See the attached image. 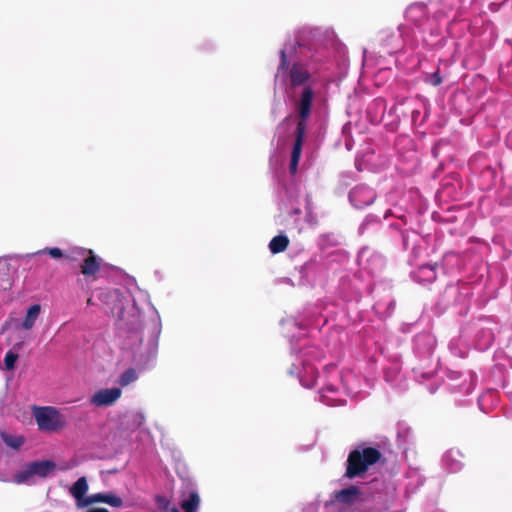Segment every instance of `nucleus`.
<instances>
[{
	"label": "nucleus",
	"instance_id": "c756f323",
	"mask_svg": "<svg viewBox=\"0 0 512 512\" xmlns=\"http://www.w3.org/2000/svg\"><path fill=\"white\" fill-rule=\"evenodd\" d=\"M419 112L418 111H413L412 113V117L415 118L416 116H418Z\"/></svg>",
	"mask_w": 512,
	"mask_h": 512
},
{
	"label": "nucleus",
	"instance_id": "1a4fd4ad",
	"mask_svg": "<svg viewBox=\"0 0 512 512\" xmlns=\"http://www.w3.org/2000/svg\"><path fill=\"white\" fill-rule=\"evenodd\" d=\"M302 368L300 369L295 364L290 369L289 373L291 375H296L299 378L300 383L302 386L306 388H311L315 385L317 372L314 366H312L310 363H301Z\"/></svg>",
	"mask_w": 512,
	"mask_h": 512
},
{
	"label": "nucleus",
	"instance_id": "9b49d317",
	"mask_svg": "<svg viewBox=\"0 0 512 512\" xmlns=\"http://www.w3.org/2000/svg\"><path fill=\"white\" fill-rule=\"evenodd\" d=\"M89 485L86 477H80L69 489V493L75 498L76 506L82 509V503L86 499Z\"/></svg>",
	"mask_w": 512,
	"mask_h": 512
},
{
	"label": "nucleus",
	"instance_id": "6ab92c4d",
	"mask_svg": "<svg viewBox=\"0 0 512 512\" xmlns=\"http://www.w3.org/2000/svg\"><path fill=\"white\" fill-rule=\"evenodd\" d=\"M18 354L8 351L4 358L5 369L11 371L15 368V363L18 360Z\"/></svg>",
	"mask_w": 512,
	"mask_h": 512
},
{
	"label": "nucleus",
	"instance_id": "5701e85b",
	"mask_svg": "<svg viewBox=\"0 0 512 512\" xmlns=\"http://www.w3.org/2000/svg\"><path fill=\"white\" fill-rule=\"evenodd\" d=\"M5 442L10 446V447H13V448H18L19 446H21L23 444V439L22 438H5Z\"/></svg>",
	"mask_w": 512,
	"mask_h": 512
},
{
	"label": "nucleus",
	"instance_id": "cd10ccee",
	"mask_svg": "<svg viewBox=\"0 0 512 512\" xmlns=\"http://www.w3.org/2000/svg\"><path fill=\"white\" fill-rule=\"evenodd\" d=\"M129 378H130V382H131L132 380H134V379H136V378H137V376H136V375H134V372L132 371V369H130V375H129Z\"/></svg>",
	"mask_w": 512,
	"mask_h": 512
},
{
	"label": "nucleus",
	"instance_id": "9d476101",
	"mask_svg": "<svg viewBox=\"0 0 512 512\" xmlns=\"http://www.w3.org/2000/svg\"><path fill=\"white\" fill-rule=\"evenodd\" d=\"M334 498L340 504H355L363 501V492L358 487L352 486L335 492Z\"/></svg>",
	"mask_w": 512,
	"mask_h": 512
},
{
	"label": "nucleus",
	"instance_id": "f3484780",
	"mask_svg": "<svg viewBox=\"0 0 512 512\" xmlns=\"http://www.w3.org/2000/svg\"><path fill=\"white\" fill-rule=\"evenodd\" d=\"M156 504L162 512H172L173 509H178L176 506L171 505V500L168 497L163 495L156 497Z\"/></svg>",
	"mask_w": 512,
	"mask_h": 512
},
{
	"label": "nucleus",
	"instance_id": "a211bd4d",
	"mask_svg": "<svg viewBox=\"0 0 512 512\" xmlns=\"http://www.w3.org/2000/svg\"><path fill=\"white\" fill-rule=\"evenodd\" d=\"M106 498V494L104 493H96L86 497L85 501L82 503V508H85L94 503H104Z\"/></svg>",
	"mask_w": 512,
	"mask_h": 512
},
{
	"label": "nucleus",
	"instance_id": "393cba45",
	"mask_svg": "<svg viewBox=\"0 0 512 512\" xmlns=\"http://www.w3.org/2000/svg\"><path fill=\"white\" fill-rule=\"evenodd\" d=\"M134 421L137 422L138 427H140L144 422V416L141 413H136L134 415Z\"/></svg>",
	"mask_w": 512,
	"mask_h": 512
},
{
	"label": "nucleus",
	"instance_id": "39448f33",
	"mask_svg": "<svg viewBox=\"0 0 512 512\" xmlns=\"http://www.w3.org/2000/svg\"><path fill=\"white\" fill-rule=\"evenodd\" d=\"M33 415L41 431H57L65 426L63 416L54 407H35Z\"/></svg>",
	"mask_w": 512,
	"mask_h": 512
},
{
	"label": "nucleus",
	"instance_id": "6e6552de",
	"mask_svg": "<svg viewBox=\"0 0 512 512\" xmlns=\"http://www.w3.org/2000/svg\"><path fill=\"white\" fill-rule=\"evenodd\" d=\"M375 197L374 191L364 185L353 188L349 194L350 201L356 208L370 205L375 200Z\"/></svg>",
	"mask_w": 512,
	"mask_h": 512
},
{
	"label": "nucleus",
	"instance_id": "dca6fc26",
	"mask_svg": "<svg viewBox=\"0 0 512 512\" xmlns=\"http://www.w3.org/2000/svg\"><path fill=\"white\" fill-rule=\"evenodd\" d=\"M418 277L423 281H433L436 278L435 267L431 265L422 266Z\"/></svg>",
	"mask_w": 512,
	"mask_h": 512
},
{
	"label": "nucleus",
	"instance_id": "aec40b11",
	"mask_svg": "<svg viewBox=\"0 0 512 512\" xmlns=\"http://www.w3.org/2000/svg\"><path fill=\"white\" fill-rule=\"evenodd\" d=\"M334 390L332 387H327L323 393L321 394L320 396V400L325 403L326 405H329V406H336V405H339L340 403H338L336 401V399L334 398H331L328 394L329 393H333Z\"/></svg>",
	"mask_w": 512,
	"mask_h": 512
},
{
	"label": "nucleus",
	"instance_id": "bb28decb",
	"mask_svg": "<svg viewBox=\"0 0 512 512\" xmlns=\"http://www.w3.org/2000/svg\"><path fill=\"white\" fill-rule=\"evenodd\" d=\"M86 512H109V511L106 508L97 507V508L88 509Z\"/></svg>",
	"mask_w": 512,
	"mask_h": 512
},
{
	"label": "nucleus",
	"instance_id": "c85d7f7f",
	"mask_svg": "<svg viewBox=\"0 0 512 512\" xmlns=\"http://www.w3.org/2000/svg\"><path fill=\"white\" fill-rule=\"evenodd\" d=\"M123 315H124V311H123V310H121V311L119 312L118 318H119V319H122V318H123Z\"/></svg>",
	"mask_w": 512,
	"mask_h": 512
},
{
	"label": "nucleus",
	"instance_id": "f8f14e48",
	"mask_svg": "<svg viewBox=\"0 0 512 512\" xmlns=\"http://www.w3.org/2000/svg\"><path fill=\"white\" fill-rule=\"evenodd\" d=\"M200 505V497L196 491H191L188 498L181 501V508L184 512H197ZM172 512H180L179 509H173Z\"/></svg>",
	"mask_w": 512,
	"mask_h": 512
},
{
	"label": "nucleus",
	"instance_id": "ddd939ff",
	"mask_svg": "<svg viewBox=\"0 0 512 512\" xmlns=\"http://www.w3.org/2000/svg\"><path fill=\"white\" fill-rule=\"evenodd\" d=\"M41 312L40 304H33L27 310L25 318L22 322V328L24 330H30L34 327L36 320L38 319Z\"/></svg>",
	"mask_w": 512,
	"mask_h": 512
},
{
	"label": "nucleus",
	"instance_id": "b1692460",
	"mask_svg": "<svg viewBox=\"0 0 512 512\" xmlns=\"http://www.w3.org/2000/svg\"><path fill=\"white\" fill-rule=\"evenodd\" d=\"M432 85L434 86H437L439 84L442 83V79L441 77L439 76L438 72H435L433 73L432 75H430L429 77V80H428Z\"/></svg>",
	"mask_w": 512,
	"mask_h": 512
},
{
	"label": "nucleus",
	"instance_id": "7ed1b4c3",
	"mask_svg": "<svg viewBox=\"0 0 512 512\" xmlns=\"http://www.w3.org/2000/svg\"><path fill=\"white\" fill-rule=\"evenodd\" d=\"M380 458V453L374 448H364L352 451L347 459L345 476L354 478L362 475L371 465Z\"/></svg>",
	"mask_w": 512,
	"mask_h": 512
},
{
	"label": "nucleus",
	"instance_id": "423d86ee",
	"mask_svg": "<svg viewBox=\"0 0 512 512\" xmlns=\"http://www.w3.org/2000/svg\"><path fill=\"white\" fill-rule=\"evenodd\" d=\"M121 396L122 390L118 387L100 389L90 397L89 402L95 407H110L115 404Z\"/></svg>",
	"mask_w": 512,
	"mask_h": 512
},
{
	"label": "nucleus",
	"instance_id": "f03ea898",
	"mask_svg": "<svg viewBox=\"0 0 512 512\" xmlns=\"http://www.w3.org/2000/svg\"><path fill=\"white\" fill-rule=\"evenodd\" d=\"M133 302L130 308V353L136 367L143 370L154 356L160 319L145 291L138 289Z\"/></svg>",
	"mask_w": 512,
	"mask_h": 512
},
{
	"label": "nucleus",
	"instance_id": "4be33fe9",
	"mask_svg": "<svg viewBox=\"0 0 512 512\" xmlns=\"http://www.w3.org/2000/svg\"><path fill=\"white\" fill-rule=\"evenodd\" d=\"M106 504H109L113 507H119L122 504L121 498L118 496H115L113 494H106L105 502Z\"/></svg>",
	"mask_w": 512,
	"mask_h": 512
},
{
	"label": "nucleus",
	"instance_id": "20e7f679",
	"mask_svg": "<svg viewBox=\"0 0 512 512\" xmlns=\"http://www.w3.org/2000/svg\"><path fill=\"white\" fill-rule=\"evenodd\" d=\"M56 463L52 460L32 461L27 463L22 470L14 475L16 484L28 483L33 476L46 478L54 472Z\"/></svg>",
	"mask_w": 512,
	"mask_h": 512
},
{
	"label": "nucleus",
	"instance_id": "412c9836",
	"mask_svg": "<svg viewBox=\"0 0 512 512\" xmlns=\"http://www.w3.org/2000/svg\"><path fill=\"white\" fill-rule=\"evenodd\" d=\"M41 253H47L52 258H55V259H59L64 256L62 250L58 247L45 248V249L37 252V254H41Z\"/></svg>",
	"mask_w": 512,
	"mask_h": 512
},
{
	"label": "nucleus",
	"instance_id": "0eeeda50",
	"mask_svg": "<svg viewBox=\"0 0 512 512\" xmlns=\"http://www.w3.org/2000/svg\"><path fill=\"white\" fill-rule=\"evenodd\" d=\"M74 253L83 258L81 273L86 277L95 276L100 270L101 259L98 258L90 249L80 248Z\"/></svg>",
	"mask_w": 512,
	"mask_h": 512
},
{
	"label": "nucleus",
	"instance_id": "4468645a",
	"mask_svg": "<svg viewBox=\"0 0 512 512\" xmlns=\"http://www.w3.org/2000/svg\"><path fill=\"white\" fill-rule=\"evenodd\" d=\"M289 240L285 235L275 236L269 243V249L272 253L283 252L288 246Z\"/></svg>",
	"mask_w": 512,
	"mask_h": 512
},
{
	"label": "nucleus",
	"instance_id": "2eb2a0df",
	"mask_svg": "<svg viewBox=\"0 0 512 512\" xmlns=\"http://www.w3.org/2000/svg\"><path fill=\"white\" fill-rule=\"evenodd\" d=\"M458 455L457 451H449L444 456V462L452 472L458 471L462 466L461 462L457 460Z\"/></svg>",
	"mask_w": 512,
	"mask_h": 512
},
{
	"label": "nucleus",
	"instance_id": "a878e982",
	"mask_svg": "<svg viewBox=\"0 0 512 512\" xmlns=\"http://www.w3.org/2000/svg\"><path fill=\"white\" fill-rule=\"evenodd\" d=\"M120 383L122 385H126L128 384V370L124 371L121 375V378H120Z\"/></svg>",
	"mask_w": 512,
	"mask_h": 512
},
{
	"label": "nucleus",
	"instance_id": "f257e3e1",
	"mask_svg": "<svg viewBox=\"0 0 512 512\" xmlns=\"http://www.w3.org/2000/svg\"><path fill=\"white\" fill-rule=\"evenodd\" d=\"M276 85L285 86L286 93L296 107L299 122L297 124V136L292 150L290 172L295 174L302 152V142L305 133V120L311 112L314 98V88L311 76L305 66L299 62L296 56L295 44H288L280 52V64L275 75Z\"/></svg>",
	"mask_w": 512,
	"mask_h": 512
},
{
	"label": "nucleus",
	"instance_id": "7c9ffc66",
	"mask_svg": "<svg viewBox=\"0 0 512 512\" xmlns=\"http://www.w3.org/2000/svg\"><path fill=\"white\" fill-rule=\"evenodd\" d=\"M377 512H384V511L381 510V511H377Z\"/></svg>",
	"mask_w": 512,
	"mask_h": 512
}]
</instances>
